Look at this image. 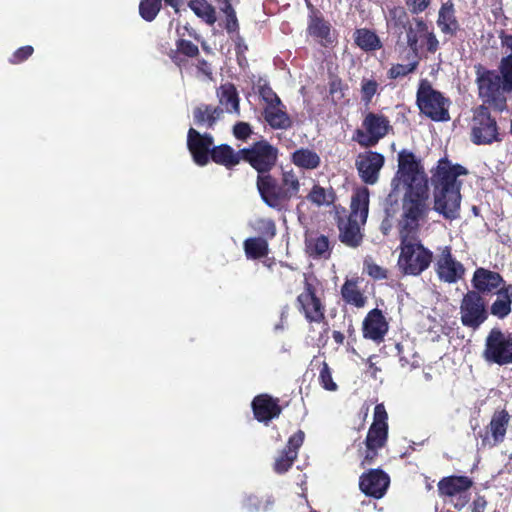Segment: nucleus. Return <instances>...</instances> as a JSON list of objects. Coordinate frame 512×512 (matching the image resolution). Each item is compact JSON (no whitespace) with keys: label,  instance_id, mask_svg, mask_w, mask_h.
I'll list each match as a JSON object with an SVG mask.
<instances>
[{"label":"nucleus","instance_id":"c756f323","mask_svg":"<svg viewBox=\"0 0 512 512\" xmlns=\"http://www.w3.org/2000/svg\"><path fill=\"white\" fill-rule=\"evenodd\" d=\"M359 278L346 279L341 286V297L343 301L356 308H363L367 303V297L360 290Z\"/></svg>","mask_w":512,"mask_h":512},{"label":"nucleus","instance_id":"f8f14e48","mask_svg":"<svg viewBox=\"0 0 512 512\" xmlns=\"http://www.w3.org/2000/svg\"><path fill=\"white\" fill-rule=\"evenodd\" d=\"M482 356L491 364H512V333L505 334L499 328L491 329L485 339Z\"/></svg>","mask_w":512,"mask_h":512},{"label":"nucleus","instance_id":"9d476101","mask_svg":"<svg viewBox=\"0 0 512 512\" xmlns=\"http://www.w3.org/2000/svg\"><path fill=\"white\" fill-rule=\"evenodd\" d=\"M278 155V148L264 139L240 149L241 160L256 170L257 176L271 172L276 166Z\"/></svg>","mask_w":512,"mask_h":512},{"label":"nucleus","instance_id":"aec40b11","mask_svg":"<svg viewBox=\"0 0 512 512\" xmlns=\"http://www.w3.org/2000/svg\"><path fill=\"white\" fill-rule=\"evenodd\" d=\"M473 289L478 296L484 297L496 294L503 285H507L502 275L484 267H478L471 279Z\"/></svg>","mask_w":512,"mask_h":512},{"label":"nucleus","instance_id":"7c9ffc66","mask_svg":"<svg viewBox=\"0 0 512 512\" xmlns=\"http://www.w3.org/2000/svg\"><path fill=\"white\" fill-rule=\"evenodd\" d=\"M210 158L214 163L222 165L227 169H232L241 161L240 150L235 152L228 144H221L213 147Z\"/></svg>","mask_w":512,"mask_h":512},{"label":"nucleus","instance_id":"b1692460","mask_svg":"<svg viewBox=\"0 0 512 512\" xmlns=\"http://www.w3.org/2000/svg\"><path fill=\"white\" fill-rule=\"evenodd\" d=\"M388 330L389 324L380 309L374 308L367 313L362 324L365 339L380 343L384 340Z\"/></svg>","mask_w":512,"mask_h":512},{"label":"nucleus","instance_id":"4c0bfd02","mask_svg":"<svg viewBox=\"0 0 512 512\" xmlns=\"http://www.w3.org/2000/svg\"><path fill=\"white\" fill-rule=\"evenodd\" d=\"M243 247L245 255L248 259H261L269 254V244L265 238H247L243 242Z\"/></svg>","mask_w":512,"mask_h":512},{"label":"nucleus","instance_id":"0e129e2a","mask_svg":"<svg viewBox=\"0 0 512 512\" xmlns=\"http://www.w3.org/2000/svg\"><path fill=\"white\" fill-rule=\"evenodd\" d=\"M234 43L236 54H246V52L248 51V45L245 43V40L242 36L237 34L234 39Z\"/></svg>","mask_w":512,"mask_h":512},{"label":"nucleus","instance_id":"ddd939ff","mask_svg":"<svg viewBox=\"0 0 512 512\" xmlns=\"http://www.w3.org/2000/svg\"><path fill=\"white\" fill-rule=\"evenodd\" d=\"M459 313L462 325L476 331L489 317L487 301L478 292L467 291L461 299Z\"/></svg>","mask_w":512,"mask_h":512},{"label":"nucleus","instance_id":"6e6552de","mask_svg":"<svg viewBox=\"0 0 512 512\" xmlns=\"http://www.w3.org/2000/svg\"><path fill=\"white\" fill-rule=\"evenodd\" d=\"M416 104L420 112L433 121L445 122L450 119L449 99L435 90L427 79H422L419 83Z\"/></svg>","mask_w":512,"mask_h":512},{"label":"nucleus","instance_id":"e433bc0d","mask_svg":"<svg viewBox=\"0 0 512 512\" xmlns=\"http://www.w3.org/2000/svg\"><path fill=\"white\" fill-rule=\"evenodd\" d=\"M187 147L192 155L193 161L199 166H205L208 164L211 151L203 144L196 135L190 133V129L187 134Z\"/></svg>","mask_w":512,"mask_h":512},{"label":"nucleus","instance_id":"338daca9","mask_svg":"<svg viewBox=\"0 0 512 512\" xmlns=\"http://www.w3.org/2000/svg\"><path fill=\"white\" fill-rule=\"evenodd\" d=\"M487 501L484 496H478L472 503V512H484Z\"/></svg>","mask_w":512,"mask_h":512},{"label":"nucleus","instance_id":"58836bf2","mask_svg":"<svg viewBox=\"0 0 512 512\" xmlns=\"http://www.w3.org/2000/svg\"><path fill=\"white\" fill-rule=\"evenodd\" d=\"M188 7L198 18L210 26L217 21L216 9L207 0H189Z\"/></svg>","mask_w":512,"mask_h":512},{"label":"nucleus","instance_id":"49530a36","mask_svg":"<svg viewBox=\"0 0 512 512\" xmlns=\"http://www.w3.org/2000/svg\"><path fill=\"white\" fill-rule=\"evenodd\" d=\"M418 64L419 61L417 59L408 64H393L391 68L387 71V77L390 80L405 77L408 74L414 72L417 69Z\"/></svg>","mask_w":512,"mask_h":512},{"label":"nucleus","instance_id":"37998d69","mask_svg":"<svg viewBox=\"0 0 512 512\" xmlns=\"http://www.w3.org/2000/svg\"><path fill=\"white\" fill-rule=\"evenodd\" d=\"M499 72L503 81V89L512 93V55H506L500 61Z\"/></svg>","mask_w":512,"mask_h":512},{"label":"nucleus","instance_id":"473e14b6","mask_svg":"<svg viewBox=\"0 0 512 512\" xmlns=\"http://www.w3.org/2000/svg\"><path fill=\"white\" fill-rule=\"evenodd\" d=\"M263 117L272 129L287 130L292 127V120L284 105L265 107Z\"/></svg>","mask_w":512,"mask_h":512},{"label":"nucleus","instance_id":"a878e982","mask_svg":"<svg viewBox=\"0 0 512 512\" xmlns=\"http://www.w3.org/2000/svg\"><path fill=\"white\" fill-rule=\"evenodd\" d=\"M254 418L261 423L268 424L272 419L278 418L283 408L279 405V399L269 394H259L251 403Z\"/></svg>","mask_w":512,"mask_h":512},{"label":"nucleus","instance_id":"a18cd8bd","mask_svg":"<svg viewBox=\"0 0 512 512\" xmlns=\"http://www.w3.org/2000/svg\"><path fill=\"white\" fill-rule=\"evenodd\" d=\"M425 47L428 53L434 54L440 47L439 40L433 30L429 29L428 24H425V31L420 34V48Z\"/></svg>","mask_w":512,"mask_h":512},{"label":"nucleus","instance_id":"f704fd0d","mask_svg":"<svg viewBox=\"0 0 512 512\" xmlns=\"http://www.w3.org/2000/svg\"><path fill=\"white\" fill-rule=\"evenodd\" d=\"M291 161L295 166L306 170L317 169L321 164L320 156L308 148L295 150L291 155Z\"/></svg>","mask_w":512,"mask_h":512},{"label":"nucleus","instance_id":"a19ab883","mask_svg":"<svg viewBox=\"0 0 512 512\" xmlns=\"http://www.w3.org/2000/svg\"><path fill=\"white\" fill-rule=\"evenodd\" d=\"M253 229L260 235L258 238H265L266 241L273 239L277 232L275 221L270 218L256 219Z\"/></svg>","mask_w":512,"mask_h":512},{"label":"nucleus","instance_id":"79ce46f5","mask_svg":"<svg viewBox=\"0 0 512 512\" xmlns=\"http://www.w3.org/2000/svg\"><path fill=\"white\" fill-rule=\"evenodd\" d=\"M161 0H140L139 15L147 22H152L160 12Z\"/></svg>","mask_w":512,"mask_h":512},{"label":"nucleus","instance_id":"774afa93","mask_svg":"<svg viewBox=\"0 0 512 512\" xmlns=\"http://www.w3.org/2000/svg\"><path fill=\"white\" fill-rule=\"evenodd\" d=\"M332 337L337 345L344 344L345 335L341 331L334 330L332 332Z\"/></svg>","mask_w":512,"mask_h":512},{"label":"nucleus","instance_id":"864d4df0","mask_svg":"<svg viewBox=\"0 0 512 512\" xmlns=\"http://www.w3.org/2000/svg\"><path fill=\"white\" fill-rule=\"evenodd\" d=\"M34 53V48L31 45H25L18 48L9 58V63L16 65L26 61Z\"/></svg>","mask_w":512,"mask_h":512},{"label":"nucleus","instance_id":"bb28decb","mask_svg":"<svg viewBox=\"0 0 512 512\" xmlns=\"http://www.w3.org/2000/svg\"><path fill=\"white\" fill-rule=\"evenodd\" d=\"M455 13L456 11L453 1L447 0L442 3L436 21L440 31L451 37L456 36L457 32L460 30V25Z\"/></svg>","mask_w":512,"mask_h":512},{"label":"nucleus","instance_id":"f257e3e1","mask_svg":"<svg viewBox=\"0 0 512 512\" xmlns=\"http://www.w3.org/2000/svg\"><path fill=\"white\" fill-rule=\"evenodd\" d=\"M468 170L460 164H451L444 157L432 170L431 181L434 186L433 209L446 220H455L460 216L461 182L457 177L467 175Z\"/></svg>","mask_w":512,"mask_h":512},{"label":"nucleus","instance_id":"1a4fd4ad","mask_svg":"<svg viewBox=\"0 0 512 512\" xmlns=\"http://www.w3.org/2000/svg\"><path fill=\"white\" fill-rule=\"evenodd\" d=\"M392 28L400 38L405 34V42L413 52L415 58H418L420 49V34L425 31L427 23L421 17H410L404 7H394L389 11Z\"/></svg>","mask_w":512,"mask_h":512},{"label":"nucleus","instance_id":"4d7b16f0","mask_svg":"<svg viewBox=\"0 0 512 512\" xmlns=\"http://www.w3.org/2000/svg\"><path fill=\"white\" fill-rule=\"evenodd\" d=\"M233 134L238 140H247L252 134L251 126L246 122H237L233 127Z\"/></svg>","mask_w":512,"mask_h":512},{"label":"nucleus","instance_id":"c03bdc74","mask_svg":"<svg viewBox=\"0 0 512 512\" xmlns=\"http://www.w3.org/2000/svg\"><path fill=\"white\" fill-rule=\"evenodd\" d=\"M177 34L180 36L176 41V51L183 56L189 58H195L199 55V48L196 44L192 43L189 40H185L183 37L186 35L185 32H182L179 28H177Z\"/></svg>","mask_w":512,"mask_h":512},{"label":"nucleus","instance_id":"3c124183","mask_svg":"<svg viewBox=\"0 0 512 512\" xmlns=\"http://www.w3.org/2000/svg\"><path fill=\"white\" fill-rule=\"evenodd\" d=\"M365 450L361 452V467L365 468L367 466L373 465L376 459L379 456V450L382 447L374 445V444H364Z\"/></svg>","mask_w":512,"mask_h":512},{"label":"nucleus","instance_id":"8fccbe9b","mask_svg":"<svg viewBox=\"0 0 512 512\" xmlns=\"http://www.w3.org/2000/svg\"><path fill=\"white\" fill-rule=\"evenodd\" d=\"M319 382L320 385L328 391H335L337 389V384L333 381L332 372L327 362L323 361L321 363V369L319 372Z\"/></svg>","mask_w":512,"mask_h":512},{"label":"nucleus","instance_id":"c85d7f7f","mask_svg":"<svg viewBox=\"0 0 512 512\" xmlns=\"http://www.w3.org/2000/svg\"><path fill=\"white\" fill-rule=\"evenodd\" d=\"M495 295L497 298L488 311L498 319H505L512 312V284L503 285Z\"/></svg>","mask_w":512,"mask_h":512},{"label":"nucleus","instance_id":"5fc2aeb1","mask_svg":"<svg viewBox=\"0 0 512 512\" xmlns=\"http://www.w3.org/2000/svg\"><path fill=\"white\" fill-rule=\"evenodd\" d=\"M431 4V0H405L407 10L412 15H419L424 12Z\"/></svg>","mask_w":512,"mask_h":512},{"label":"nucleus","instance_id":"69168bd1","mask_svg":"<svg viewBox=\"0 0 512 512\" xmlns=\"http://www.w3.org/2000/svg\"><path fill=\"white\" fill-rule=\"evenodd\" d=\"M182 56H183V54H180L176 50H171L170 53H169L170 59L179 68H182L183 66H185L187 64V60L184 57H182Z\"/></svg>","mask_w":512,"mask_h":512},{"label":"nucleus","instance_id":"72a5a7b5","mask_svg":"<svg viewBox=\"0 0 512 512\" xmlns=\"http://www.w3.org/2000/svg\"><path fill=\"white\" fill-rule=\"evenodd\" d=\"M355 44L363 51L370 52L382 48L378 35L368 28H358L353 34Z\"/></svg>","mask_w":512,"mask_h":512},{"label":"nucleus","instance_id":"39448f33","mask_svg":"<svg viewBox=\"0 0 512 512\" xmlns=\"http://www.w3.org/2000/svg\"><path fill=\"white\" fill-rule=\"evenodd\" d=\"M400 254L397 265L403 275L419 276L433 261V252L417 236H399Z\"/></svg>","mask_w":512,"mask_h":512},{"label":"nucleus","instance_id":"09e8293b","mask_svg":"<svg viewBox=\"0 0 512 512\" xmlns=\"http://www.w3.org/2000/svg\"><path fill=\"white\" fill-rule=\"evenodd\" d=\"M378 82L375 79L363 78L361 81V100L366 104H370L374 95L378 90Z\"/></svg>","mask_w":512,"mask_h":512},{"label":"nucleus","instance_id":"de8ad7c7","mask_svg":"<svg viewBox=\"0 0 512 512\" xmlns=\"http://www.w3.org/2000/svg\"><path fill=\"white\" fill-rule=\"evenodd\" d=\"M328 84L329 94L332 97L333 101L338 102L344 98L345 92L346 90H348V85L345 84L339 76H330Z\"/></svg>","mask_w":512,"mask_h":512},{"label":"nucleus","instance_id":"052dcab7","mask_svg":"<svg viewBox=\"0 0 512 512\" xmlns=\"http://www.w3.org/2000/svg\"><path fill=\"white\" fill-rule=\"evenodd\" d=\"M190 133L192 135H196L197 138H199L200 141L203 142V144L208 148L209 151L212 150V145L214 143V138L209 133L200 134L198 131H196L194 128H190Z\"/></svg>","mask_w":512,"mask_h":512},{"label":"nucleus","instance_id":"5701e85b","mask_svg":"<svg viewBox=\"0 0 512 512\" xmlns=\"http://www.w3.org/2000/svg\"><path fill=\"white\" fill-rule=\"evenodd\" d=\"M388 440V414L384 404H377L374 408L373 422L368 429L364 444H374L384 447Z\"/></svg>","mask_w":512,"mask_h":512},{"label":"nucleus","instance_id":"680f3d73","mask_svg":"<svg viewBox=\"0 0 512 512\" xmlns=\"http://www.w3.org/2000/svg\"><path fill=\"white\" fill-rule=\"evenodd\" d=\"M503 48L509 51L508 55H512V35L507 34L504 30H501L498 34Z\"/></svg>","mask_w":512,"mask_h":512},{"label":"nucleus","instance_id":"f3484780","mask_svg":"<svg viewBox=\"0 0 512 512\" xmlns=\"http://www.w3.org/2000/svg\"><path fill=\"white\" fill-rule=\"evenodd\" d=\"M434 269L439 280L448 284L461 280L466 271L464 265L453 257L450 246L438 248Z\"/></svg>","mask_w":512,"mask_h":512},{"label":"nucleus","instance_id":"cd10ccee","mask_svg":"<svg viewBox=\"0 0 512 512\" xmlns=\"http://www.w3.org/2000/svg\"><path fill=\"white\" fill-rule=\"evenodd\" d=\"M306 252L314 259H329L332 246L329 238L323 234L312 233L305 240Z\"/></svg>","mask_w":512,"mask_h":512},{"label":"nucleus","instance_id":"7ed1b4c3","mask_svg":"<svg viewBox=\"0 0 512 512\" xmlns=\"http://www.w3.org/2000/svg\"><path fill=\"white\" fill-rule=\"evenodd\" d=\"M256 187L262 201L277 211L285 210L300 191V181L293 169L283 171L280 180L269 173L257 176Z\"/></svg>","mask_w":512,"mask_h":512},{"label":"nucleus","instance_id":"412c9836","mask_svg":"<svg viewBox=\"0 0 512 512\" xmlns=\"http://www.w3.org/2000/svg\"><path fill=\"white\" fill-rule=\"evenodd\" d=\"M307 7L310 10L307 25L308 35L325 48L331 46L334 42L331 36V24L310 2H307Z\"/></svg>","mask_w":512,"mask_h":512},{"label":"nucleus","instance_id":"4468645a","mask_svg":"<svg viewBox=\"0 0 512 512\" xmlns=\"http://www.w3.org/2000/svg\"><path fill=\"white\" fill-rule=\"evenodd\" d=\"M406 189L429 188L428 178L420 160L413 152L403 149L398 153V172Z\"/></svg>","mask_w":512,"mask_h":512},{"label":"nucleus","instance_id":"bf43d9fd","mask_svg":"<svg viewBox=\"0 0 512 512\" xmlns=\"http://www.w3.org/2000/svg\"><path fill=\"white\" fill-rule=\"evenodd\" d=\"M367 273L374 279L382 280L387 278V270L378 264L371 263L367 265Z\"/></svg>","mask_w":512,"mask_h":512},{"label":"nucleus","instance_id":"2f4dec72","mask_svg":"<svg viewBox=\"0 0 512 512\" xmlns=\"http://www.w3.org/2000/svg\"><path fill=\"white\" fill-rule=\"evenodd\" d=\"M223 110L219 106H211L208 104H200L193 110L194 122L197 126L205 125L212 129L222 115Z\"/></svg>","mask_w":512,"mask_h":512},{"label":"nucleus","instance_id":"9b49d317","mask_svg":"<svg viewBox=\"0 0 512 512\" xmlns=\"http://www.w3.org/2000/svg\"><path fill=\"white\" fill-rule=\"evenodd\" d=\"M391 128L387 116L368 112L362 121L361 128L354 131L352 140L363 148L374 147L389 133Z\"/></svg>","mask_w":512,"mask_h":512},{"label":"nucleus","instance_id":"a211bd4d","mask_svg":"<svg viewBox=\"0 0 512 512\" xmlns=\"http://www.w3.org/2000/svg\"><path fill=\"white\" fill-rule=\"evenodd\" d=\"M509 422L510 415L505 409L495 411L489 424L478 433L481 439V446L483 448H492L502 443L505 439Z\"/></svg>","mask_w":512,"mask_h":512},{"label":"nucleus","instance_id":"0eeeda50","mask_svg":"<svg viewBox=\"0 0 512 512\" xmlns=\"http://www.w3.org/2000/svg\"><path fill=\"white\" fill-rule=\"evenodd\" d=\"M476 83L479 90V97L484 105L493 108L494 111L502 113L507 109L506 90L503 89V81L500 75L493 70L484 69L482 65L476 66Z\"/></svg>","mask_w":512,"mask_h":512},{"label":"nucleus","instance_id":"6ab92c4d","mask_svg":"<svg viewBox=\"0 0 512 512\" xmlns=\"http://www.w3.org/2000/svg\"><path fill=\"white\" fill-rule=\"evenodd\" d=\"M384 163L385 157L381 153L368 150L357 156L355 166L362 182L374 185L379 179Z\"/></svg>","mask_w":512,"mask_h":512},{"label":"nucleus","instance_id":"e2e57ef3","mask_svg":"<svg viewBox=\"0 0 512 512\" xmlns=\"http://www.w3.org/2000/svg\"><path fill=\"white\" fill-rule=\"evenodd\" d=\"M393 228V222L390 215L387 213L380 224V231L384 236H388Z\"/></svg>","mask_w":512,"mask_h":512},{"label":"nucleus","instance_id":"ea45409f","mask_svg":"<svg viewBox=\"0 0 512 512\" xmlns=\"http://www.w3.org/2000/svg\"><path fill=\"white\" fill-rule=\"evenodd\" d=\"M307 200L316 206L330 205L334 200L333 192H328L319 184L313 185L307 195Z\"/></svg>","mask_w":512,"mask_h":512},{"label":"nucleus","instance_id":"423d86ee","mask_svg":"<svg viewBox=\"0 0 512 512\" xmlns=\"http://www.w3.org/2000/svg\"><path fill=\"white\" fill-rule=\"evenodd\" d=\"M491 107L481 104L472 110L470 122V140L475 145H491L500 143L504 133L490 110Z\"/></svg>","mask_w":512,"mask_h":512},{"label":"nucleus","instance_id":"f03ea898","mask_svg":"<svg viewBox=\"0 0 512 512\" xmlns=\"http://www.w3.org/2000/svg\"><path fill=\"white\" fill-rule=\"evenodd\" d=\"M369 212V190L365 187L358 189L352 196L350 212L346 210L337 211L335 223L338 228L339 241L349 248L361 246L364 233L362 227L365 225Z\"/></svg>","mask_w":512,"mask_h":512},{"label":"nucleus","instance_id":"13d9d810","mask_svg":"<svg viewBox=\"0 0 512 512\" xmlns=\"http://www.w3.org/2000/svg\"><path fill=\"white\" fill-rule=\"evenodd\" d=\"M196 70L198 75L204 76L208 80H213V69L212 65L205 59H198L196 64Z\"/></svg>","mask_w":512,"mask_h":512},{"label":"nucleus","instance_id":"20e7f679","mask_svg":"<svg viewBox=\"0 0 512 512\" xmlns=\"http://www.w3.org/2000/svg\"><path fill=\"white\" fill-rule=\"evenodd\" d=\"M429 188L406 189L398 221L399 236H417L430 212Z\"/></svg>","mask_w":512,"mask_h":512},{"label":"nucleus","instance_id":"603ef678","mask_svg":"<svg viewBox=\"0 0 512 512\" xmlns=\"http://www.w3.org/2000/svg\"><path fill=\"white\" fill-rule=\"evenodd\" d=\"M259 94H260L261 98L266 102V104H267L266 107H271V106H282L283 107V103H282L281 99L273 91V89L270 86H268V85L261 86L259 89Z\"/></svg>","mask_w":512,"mask_h":512},{"label":"nucleus","instance_id":"c9c22d12","mask_svg":"<svg viewBox=\"0 0 512 512\" xmlns=\"http://www.w3.org/2000/svg\"><path fill=\"white\" fill-rule=\"evenodd\" d=\"M218 97L220 103L226 107L227 112L239 114L240 99L233 83L222 84L218 90Z\"/></svg>","mask_w":512,"mask_h":512},{"label":"nucleus","instance_id":"2eb2a0df","mask_svg":"<svg viewBox=\"0 0 512 512\" xmlns=\"http://www.w3.org/2000/svg\"><path fill=\"white\" fill-rule=\"evenodd\" d=\"M296 308L308 323L326 322V306L316 295V287L304 275V290L296 298Z\"/></svg>","mask_w":512,"mask_h":512},{"label":"nucleus","instance_id":"dca6fc26","mask_svg":"<svg viewBox=\"0 0 512 512\" xmlns=\"http://www.w3.org/2000/svg\"><path fill=\"white\" fill-rule=\"evenodd\" d=\"M473 480L464 475H450L443 477L437 484L438 494L441 498L453 499L457 498L454 503V508L457 510L463 509L470 500L469 490L472 488Z\"/></svg>","mask_w":512,"mask_h":512},{"label":"nucleus","instance_id":"393cba45","mask_svg":"<svg viewBox=\"0 0 512 512\" xmlns=\"http://www.w3.org/2000/svg\"><path fill=\"white\" fill-rule=\"evenodd\" d=\"M304 439L305 433L302 430H298L289 437L286 446L275 459L274 470L276 473L283 474L292 467L297 459L298 451L304 443Z\"/></svg>","mask_w":512,"mask_h":512},{"label":"nucleus","instance_id":"4be33fe9","mask_svg":"<svg viewBox=\"0 0 512 512\" xmlns=\"http://www.w3.org/2000/svg\"><path fill=\"white\" fill-rule=\"evenodd\" d=\"M389 483V476L383 470L370 469L360 476L359 488L366 496L380 499L385 495Z\"/></svg>","mask_w":512,"mask_h":512},{"label":"nucleus","instance_id":"6e6d98bb","mask_svg":"<svg viewBox=\"0 0 512 512\" xmlns=\"http://www.w3.org/2000/svg\"><path fill=\"white\" fill-rule=\"evenodd\" d=\"M226 15L225 29L227 33L232 34L239 30V22L236 16V11L234 8H229L227 11L223 12Z\"/></svg>","mask_w":512,"mask_h":512}]
</instances>
